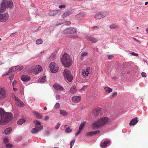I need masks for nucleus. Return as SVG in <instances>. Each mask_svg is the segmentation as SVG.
<instances>
[{
	"label": "nucleus",
	"instance_id": "f257e3e1",
	"mask_svg": "<svg viewBox=\"0 0 148 148\" xmlns=\"http://www.w3.org/2000/svg\"><path fill=\"white\" fill-rule=\"evenodd\" d=\"M0 125H5L10 121L12 119V114L5 112L2 108H0Z\"/></svg>",
	"mask_w": 148,
	"mask_h": 148
},
{
	"label": "nucleus",
	"instance_id": "f03ea898",
	"mask_svg": "<svg viewBox=\"0 0 148 148\" xmlns=\"http://www.w3.org/2000/svg\"><path fill=\"white\" fill-rule=\"evenodd\" d=\"M111 122L109 118L107 117H103L98 120L92 124L93 128H98L106 124L108 122Z\"/></svg>",
	"mask_w": 148,
	"mask_h": 148
},
{
	"label": "nucleus",
	"instance_id": "7ed1b4c3",
	"mask_svg": "<svg viewBox=\"0 0 148 148\" xmlns=\"http://www.w3.org/2000/svg\"><path fill=\"white\" fill-rule=\"evenodd\" d=\"M13 5V3L11 0H3L1 4L0 12L4 11L6 8H11Z\"/></svg>",
	"mask_w": 148,
	"mask_h": 148
},
{
	"label": "nucleus",
	"instance_id": "20e7f679",
	"mask_svg": "<svg viewBox=\"0 0 148 148\" xmlns=\"http://www.w3.org/2000/svg\"><path fill=\"white\" fill-rule=\"evenodd\" d=\"M62 63L66 67H69L72 64V60L69 56L66 53H64L62 59Z\"/></svg>",
	"mask_w": 148,
	"mask_h": 148
},
{
	"label": "nucleus",
	"instance_id": "39448f33",
	"mask_svg": "<svg viewBox=\"0 0 148 148\" xmlns=\"http://www.w3.org/2000/svg\"><path fill=\"white\" fill-rule=\"evenodd\" d=\"M34 123L35 124V127L32 129L31 130L32 133L33 134L37 133L41 130L43 128L42 125L40 124L39 121H35Z\"/></svg>",
	"mask_w": 148,
	"mask_h": 148
},
{
	"label": "nucleus",
	"instance_id": "423d86ee",
	"mask_svg": "<svg viewBox=\"0 0 148 148\" xmlns=\"http://www.w3.org/2000/svg\"><path fill=\"white\" fill-rule=\"evenodd\" d=\"M63 73L64 78L67 79L69 82H71L73 79V77L71 71L69 70L65 69L64 70Z\"/></svg>",
	"mask_w": 148,
	"mask_h": 148
},
{
	"label": "nucleus",
	"instance_id": "0eeeda50",
	"mask_svg": "<svg viewBox=\"0 0 148 148\" xmlns=\"http://www.w3.org/2000/svg\"><path fill=\"white\" fill-rule=\"evenodd\" d=\"M49 67L51 71L53 73L57 72L59 70V67L58 64L54 62L50 63Z\"/></svg>",
	"mask_w": 148,
	"mask_h": 148
},
{
	"label": "nucleus",
	"instance_id": "6e6552de",
	"mask_svg": "<svg viewBox=\"0 0 148 148\" xmlns=\"http://www.w3.org/2000/svg\"><path fill=\"white\" fill-rule=\"evenodd\" d=\"M8 96L7 92L5 88L0 86V99L2 100L5 99Z\"/></svg>",
	"mask_w": 148,
	"mask_h": 148
},
{
	"label": "nucleus",
	"instance_id": "1a4fd4ad",
	"mask_svg": "<svg viewBox=\"0 0 148 148\" xmlns=\"http://www.w3.org/2000/svg\"><path fill=\"white\" fill-rule=\"evenodd\" d=\"M107 15L108 13L106 12H98L95 14V18L96 19H100L105 17Z\"/></svg>",
	"mask_w": 148,
	"mask_h": 148
},
{
	"label": "nucleus",
	"instance_id": "9d476101",
	"mask_svg": "<svg viewBox=\"0 0 148 148\" xmlns=\"http://www.w3.org/2000/svg\"><path fill=\"white\" fill-rule=\"evenodd\" d=\"M9 18V15L7 13L0 14V21L4 22Z\"/></svg>",
	"mask_w": 148,
	"mask_h": 148
},
{
	"label": "nucleus",
	"instance_id": "9b49d317",
	"mask_svg": "<svg viewBox=\"0 0 148 148\" xmlns=\"http://www.w3.org/2000/svg\"><path fill=\"white\" fill-rule=\"evenodd\" d=\"M92 113L95 116H98L99 115L102 114L101 108L99 107H97L93 110Z\"/></svg>",
	"mask_w": 148,
	"mask_h": 148
},
{
	"label": "nucleus",
	"instance_id": "f8f14e48",
	"mask_svg": "<svg viewBox=\"0 0 148 148\" xmlns=\"http://www.w3.org/2000/svg\"><path fill=\"white\" fill-rule=\"evenodd\" d=\"M90 69V67H87L83 70L82 75L84 77L86 78L88 76L89 74V71Z\"/></svg>",
	"mask_w": 148,
	"mask_h": 148
},
{
	"label": "nucleus",
	"instance_id": "ddd939ff",
	"mask_svg": "<svg viewBox=\"0 0 148 148\" xmlns=\"http://www.w3.org/2000/svg\"><path fill=\"white\" fill-rule=\"evenodd\" d=\"M72 101L74 103H78L80 102L81 100V97L79 96L73 97L71 99Z\"/></svg>",
	"mask_w": 148,
	"mask_h": 148
},
{
	"label": "nucleus",
	"instance_id": "4468645a",
	"mask_svg": "<svg viewBox=\"0 0 148 148\" xmlns=\"http://www.w3.org/2000/svg\"><path fill=\"white\" fill-rule=\"evenodd\" d=\"M42 68L41 66L37 65L34 69V71L35 73L38 74L42 70Z\"/></svg>",
	"mask_w": 148,
	"mask_h": 148
},
{
	"label": "nucleus",
	"instance_id": "2eb2a0df",
	"mask_svg": "<svg viewBox=\"0 0 148 148\" xmlns=\"http://www.w3.org/2000/svg\"><path fill=\"white\" fill-rule=\"evenodd\" d=\"M85 38L88 40L90 41L91 42L93 43H95L97 41V40L96 38L88 36H86Z\"/></svg>",
	"mask_w": 148,
	"mask_h": 148
},
{
	"label": "nucleus",
	"instance_id": "dca6fc26",
	"mask_svg": "<svg viewBox=\"0 0 148 148\" xmlns=\"http://www.w3.org/2000/svg\"><path fill=\"white\" fill-rule=\"evenodd\" d=\"M31 77L29 76L25 75H23L21 77V80L24 81L26 82L30 80Z\"/></svg>",
	"mask_w": 148,
	"mask_h": 148
},
{
	"label": "nucleus",
	"instance_id": "f3484780",
	"mask_svg": "<svg viewBox=\"0 0 148 148\" xmlns=\"http://www.w3.org/2000/svg\"><path fill=\"white\" fill-rule=\"evenodd\" d=\"M53 87L56 90H62L63 89V88L61 86L57 84H54Z\"/></svg>",
	"mask_w": 148,
	"mask_h": 148
},
{
	"label": "nucleus",
	"instance_id": "a211bd4d",
	"mask_svg": "<svg viewBox=\"0 0 148 148\" xmlns=\"http://www.w3.org/2000/svg\"><path fill=\"white\" fill-rule=\"evenodd\" d=\"M137 119L138 118L137 117H135L133 119L130 123V125L131 126L134 125L136 124L138 122V121L137 120Z\"/></svg>",
	"mask_w": 148,
	"mask_h": 148
},
{
	"label": "nucleus",
	"instance_id": "6ab92c4d",
	"mask_svg": "<svg viewBox=\"0 0 148 148\" xmlns=\"http://www.w3.org/2000/svg\"><path fill=\"white\" fill-rule=\"evenodd\" d=\"M100 131H96L93 132H88L87 133V135L88 136H91L96 134L99 133Z\"/></svg>",
	"mask_w": 148,
	"mask_h": 148
},
{
	"label": "nucleus",
	"instance_id": "aec40b11",
	"mask_svg": "<svg viewBox=\"0 0 148 148\" xmlns=\"http://www.w3.org/2000/svg\"><path fill=\"white\" fill-rule=\"evenodd\" d=\"M16 103L17 105L21 107H23L25 106L24 103L18 99V100L16 101Z\"/></svg>",
	"mask_w": 148,
	"mask_h": 148
},
{
	"label": "nucleus",
	"instance_id": "412c9836",
	"mask_svg": "<svg viewBox=\"0 0 148 148\" xmlns=\"http://www.w3.org/2000/svg\"><path fill=\"white\" fill-rule=\"evenodd\" d=\"M24 67L23 65H18L14 67L13 68L14 69L15 71H20L23 69Z\"/></svg>",
	"mask_w": 148,
	"mask_h": 148
},
{
	"label": "nucleus",
	"instance_id": "4be33fe9",
	"mask_svg": "<svg viewBox=\"0 0 148 148\" xmlns=\"http://www.w3.org/2000/svg\"><path fill=\"white\" fill-rule=\"evenodd\" d=\"M33 112L36 118L38 119L41 118L42 116L40 114L35 111H33Z\"/></svg>",
	"mask_w": 148,
	"mask_h": 148
},
{
	"label": "nucleus",
	"instance_id": "5701e85b",
	"mask_svg": "<svg viewBox=\"0 0 148 148\" xmlns=\"http://www.w3.org/2000/svg\"><path fill=\"white\" fill-rule=\"evenodd\" d=\"M70 12L69 11L67 10L65 12L62 14V17L63 18H65L70 15Z\"/></svg>",
	"mask_w": 148,
	"mask_h": 148
},
{
	"label": "nucleus",
	"instance_id": "b1692460",
	"mask_svg": "<svg viewBox=\"0 0 148 148\" xmlns=\"http://www.w3.org/2000/svg\"><path fill=\"white\" fill-rule=\"evenodd\" d=\"M109 141L108 140L105 141L100 144V146L101 147H106L107 145L109 143Z\"/></svg>",
	"mask_w": 148,
	"mask_h": 148
},
{
	"label": "nucleus",
	"instance_id": "393cba45",
	"mask_svg": "<svg viewBox=\"0 0 148 148\" xmlns=\"http://www.w3.org/2000/svg\"><path fill=\"white\" fill-rule=\"evenodd\" d=\"M104 88L105 91L108 93H110L112 92V89L108 86L104 87Z\"/></svg>",
	"mask_w": 148,
	"mask_h": 148
},
{
	"label": "nucleus",
	"instance_id": "a878e982",
	"mask_svg": "<svg viewBox=\"0 0 148 148\" xmlns=\"http://www.w3.org/2000/svg\"><path fill=\"white\" fill-rule=\"evenodd\" d=\"M12 130V128L10 127H9L6 129L4 131L5 134H9L11 132Z\"/></svg>",
	"mask_w": 148,
	"mask_h": 148
},
{
	"label": "nucleus",
	"instance_id": "bb28decb",
	"mask_svg": "<svg viewBox=\"0 0 148 148\" xmlns=\"http://www.w3.org/2000/svg\"><path fill=\"white\" fill-rule=\"evenodd\" d=\"M76 89L75 86H73L72 87L70 90V92L72 93H74L76 92Z\"/></svg>",
	"mask_w": 148,
	"mask_h": 148
},
{
	"label": "nucleus",
	"instance_id": "cd10ccee",
	"mask_svg": "<svg viewBox=\"0 0 148 148\" xmlns=\"http://www.w3.org/2000/svg\"><path fill=\"white\" fill-rule=\"evenodd\" d=\"M70 34H73L75 33L77 31V30L75 28H70Z\"/></svg>",
	"mask_w": 148,
	"mask_h": 148
},
{
	"label": "nucleus",
	"instance_id": "c85d7f7f",
	"mask_svg": "<svg viewBox=\"0 0 148 148\" xmlns=\"http://www.w3.org/2000/svg\"><path fill=\"white\" fill-rule=\"evenodd\" d=\"M25 121V119H19L17 121V123L18 125H21L23 123H24Z\"/></svg>",
	"mask_w": 148,
	"mask_h": 148
},
{
	"label": "nucleus",
	"instance_id": "c756f323",
	"mask_svg": "<svg viewBox=\"0 0 148 148\" xmlns=\"http://www.w3.org/2000/svg\"><path fill=\"white\" fill-rule=\"evenodd\" d=\"M57 11L58 10L51 11L49 12V15L51 16L55 15L56 14V12H57Z\"/></svg>",
	"mask_w": 148,
	"mask_h": 148
},
{
	"label": "nucleus",
	"instance_id": "7c9ffc66",
	"mask_svg": "<svg viewBox=\"0 0 148 148\" xmlns=\"http://www.w3.org/2000/svg\"><path fill=\"white\" fill-rule=\"evenodd\" d=\"M60 114L63 116H66L68 113L64 110H60Z\"/></svg>",
	"mask_w": 148,
	"mask_h": 148
},
{
	"label": "nucleus",
	"instance_id": "2f4dec72",
	"mask_svg": "<svg viewBox=\"0 0 148 148\" xmlns=\"http://www.w3.org/2000/svg\"><path fill=\"white\" fill-rule=\"evenodd\" d=\"M118 25L116 24H112L110 27V28L111 29H117L118 28Z\"/></svg>",
	"mask_w": 148,
	"mask_h": 148
},
{
	"label": "nucleus",
	"instance_id": "473e14b6",
	"mask_svg": "<svg viewBox=\"0 0 148 148\" xmlns=\"http://www.w3.org/2000/svg\"><path fill=\"white\" fill-rule=\"evenodd\" d=\"M43 42V41L42 39H40L37 40L36 41V43L37 44L39 45L41 44Z\"/></svg>",
	"mask_w": 148,
	"mask_h": 148
},
{
	"label": "nucleus",
	"instance_id": "72a5a7b5",
	"mask_svg": "<svg viewBox=\"0 0 148 148\" xmlns=\"http://www.w3.org/2000/svg\"><path fill=\"white\" fill-rule=\"evenodd\" d=\"M46 81V77L45 76H43L40 80V82L41 83H44Z\"/></svg>",
	"mask_w": 148,
	"mask_h": 148
},
{
	"label": "nucleus",
	"instance_id": "f704fd0d",
	"mask_svg": "<svg viewBox=\"0 0 148 148\" xmlns=\"http://www.w3.org/2000/svg\"><path fill=\"white\" fill-rule=\"evenodd\" d=\"M70 28L67 29H66L64 30L63 33L64 34H70Z\"/></svg>",
	"mask_w": 148,
	"mask_h": 148
},
{
	"label": "nucleus",
	"instance_id": "c9c22d12",
	"mask_svg": "<svg viewBox=\"0 0 148 148\" xmlns=\"http://www.w3.org/2000/svg\"><path fill=\"white\" fill-rule=\"evenodd\" d=\"M3 142L5 144L6 143H7L9 142V140L8 139V137H5L3 139Z\"/></svg>",
	"mask_w": 148,
	"mask_h": 148
},
{
	"label": "nucleus",
	"instance_id": "e433bc0d",
	"mask_svg": "<svg viewBox=\"0 0 148 148\" xmlns=\"http://www.w3.org/2000/svg\"><path fill=\"white\" fill-rule=\"evenodd\" d=\"M85 122H84L82 123L80 125L79 127V129L80 130H82L84 126L85 125Z\"/></svg>",
	"mask_w": 148,
	"mask_h": 148
},
{
	"label": "nucleus",
	"instance_id": "4c0bfd02",
	"mask_svg": "<svg viewBox=\"0 0 148 148\" xmlns=\"http://www.w3.org/2000/svg\"><path fill=\"white\" fill-rule=\"evenodd\" d=\"M72 130V129L70 128V127H69L66 129L65 132L66 133H69L71 132Z\"/></svg>",
	"mask_w": 148,
	"mask_h": 148
},
{
	"label": "nucleus",
	"instance_id": "58836bf2",
	"mask_svg": "<svg viewBox=\"0 0 148 148\" xmlns=\"http://www.w3.org/2000/svg\"><path fill=\"white\" fill-rule=\"evenodd\" d=\"M13 147V145L10 143H8L5 145V147L7 148H11Z\"/></svg>",
	"mask_w": 148,
	"mask_h": 148
},
{
	"label": "nucleus",
	"instance_id": "ea45409f",
	"mask_svg": "<svg viewBox=\"0 0 148 148\" xmlns=\"http://www.w3.org/2000/svg\"><path fill=\"white\" fill-rule=\"evenodd\" d=\"M75 142V139L72 140L70 143V148H72V146L74 145Z\"/></svg>",
	"mask_w": 148,
	"mask_h": 148
},
{
	"label": "nucleus",
	"instance_id": "a19ab883",
	"mask_svg": "<svg viewBox=\"0 0 148 148\" xmlns=\"http://www.w3.org/2000/svg\"><path fill=\"white\" fill-rule=\"evenodd\" d=\"M60 106V104L58 103H56L55 105V108L56 109H58Z\"/></svg>",
	"mask_w": 148,
	"mask_h": 148
},
{
	"label": "nucleus",
	"instance_id": "79ce46f5",
	"mask_svg": "<svg viewBox=\"0 0 148 148\" xmlns=\"http://www.w3.org/2000/svg\"><path fill=\"white\" fill-rule=\"evenodd\" d=\"M88 52H83L81 54V56L82 57H84L87 56L88 54Z\"/></svg>",
	"mask_w": 148,
	"mask_h": 148
},
{
	"label": "nucleus",
	"instance_id": "37998d69",
	"mask_svg": "<svg viewBox=\"0 0 148 148\" xmlns=\"http://www.w3.org/2000/svg\"><path fill=\"white\" fill-rule=\"evenodd\" d=\"M12 97L13 99H14L16 101V100H18V98L17 97H16L14 94H12Z\"/></svg>",
	"mask_w": 148,
	"mask_h": 148
},
{
	"label": "nucleus",
	"instance_id": "c03bdc74",
	"mask_svg": "<svg viewBox=\"0 0 148 148\" xmlns=\"http://www.w3.org/2000/svg\"><path fill=\"white\" fill-rule=\"evenodd\" d=\"M77 16L79 17H84V15L82 13H80L78 14L77 15Z\"/></svg>",
	"mask_w": 148,
	"mask_h": 148
},
{
	"label": "nucleus",
	"instance_id": "a18cd8bd",
	"mask_svg": "<svg viewBox=\"0 0 148 148\" xmlns=\"http://www.w3.org/2000/svg\"><path fill=\"white\" fill-rule=\"evenodd\" d=\"M60 125V123H57V125L55 127V128L56 129H58L59 128Z\"/></svg>",
	"mask_w": 148,
	"mask_h": 148
},
{
	"label": "nucleus",
	"instance_id": "49530a36",
	"mask_svg": "<svg viewBox=\"0 0 148 148\" xmlns=\"http://www.w3.org/2000/svg\"><path fill=\"white\" fill-rule=\"evenodd\" d=\"M117 95V93L116 92H114L113 93L111 96V98H113L116 96Z\"/></svg>",
	"mask_w": 148,
	"mask_h": 148
},
{
	"label": "nucleus",
	"instance_id": "de8ad7c7",
	"mask_svg": "<svg viewBox=\"0 0 148 148\" xmlns=\"http://www.w3.org/2000/svg\"><path fill=\"white\" fill-rule=\"evenodd\" d=\"M142 76L144 77H146L147 75L145 73L142 72L141 73Z\"/></svg>",
	"mask_w": 148,
	"mask_h": 148
},
{
	"label": "nucleus",
	"instance_id": "09e8293b",
	"mask_svg": "<svg viewBox=\"0 0 148 148\" xmlns=\"http://www.w3.org/2000/svg\"><path fill=\"white\" fill-rule=\"evenodd\" d=\"M14 67H12L10 69V70H9L8 72V73H9L10 72H11L13 71H15L14 70V69L13 68Z\"/></svg>",
	"mask_w": 148,
	"mask_h": 148
},
{
	"label": "nucleus",
	"instance_id": "8fccbe9b",
	"mask_svg": "<svg viewBox=\"0 0 148 148\" xmlns=\"http://www.w3.org/2000/svg\"><path fill=\"white\" fill-rule=\"evenodd\" d=\"M130 53V54H132V56H138V54L135 53L134 52H132V53Z\"/></svg>",
	"mask_w": 148,
	"mask_h": 148
},
{
	"label": "nucleus",
	"instance_id": "3c124183",
	"mask_svg": "<svg viewBox=\"0 0 148 148\" xmlns=\"http://www.w3.org/2000/svg\"><path fill=\"white\" fill-rule=\"evenodd\" d=\"M82 130H80L79 129V130L77 131V132L76 133L75 135L76 136H77L81 132Z\"/></svg>",
	"mask_w": 148,
	"mask_h": 148
},
{
	"label": "nucleus",
	"instance_id": "603ef678",
	"mask_svg": "<svg viewBox=\"0 0 148 148\" xmlns=\"http://www.w3.org/2000/svg\"><path fill=\"white\" fill-rule=\"evenodd\" d=\"M66 7V5H60L59 6V8H64Z\"/></svg>",
	"mask_w": 148,
	"mask_h": 148
},
{
	"label": "nucleus",
	"instance_id": "864d4df0",
	"mask_svg": "<svg viewBox=\"0 0 148 148\" xmlns=\"http://www.w3.org/2000/svg\"><path fill=\"white\" fill-rule=\"evenodd\" d=\"M71 24V22L70 21H67L65 23V25H68Z\"/></svg>",
	"mask_w": 148,
	"mask_h": 148
},
{
	"label": "nucleus",
	"instance_id": "5fc2aeb1",
	"mask_svg": "<svg viewBox=\"0 0 148 148\" xmlns=\"http://www.w3.org/2000/svg\"><path fill=\"white\" fill-rule=\"evenodd\" d=\"M92 29L95 30H98L99 29V27L97 26H95L92 28Z\"/></svg>",
	"mask_w": 148,
	"mask_h": 148
},
{
	"label": "nucleus",
	"instance_id": "6e6d98bb",
	"mask_svg": "<svg viewBox=\"0 0 148 148\" xmlns=\"http://www.w3.org/2000/svg\"><path fill=\"white\" fill-rule=\"evenodd\" d=\"M60 96L59 95H57L56 96V98L57 100H58L60 98Z\"/></svg>",
	"mask_w": 148,
	"mask_h": 148
},
{
	"label": "nucleus",
	"instance_id": "4d7b16f0",
	"mask_svg": "<svg viewBox=\"0 0 148 148\" xmlns=\"http://www.w3.org/2000/svg\"><path fill=\"white\" fill-rule=\"evenodd\" d=\"M49 116H47L44 119L45 121H47L49 119Z\"/></svg>",
	"mask_w": 148,
	"mask_h": 148
},
{
	"label": "nucleus",
	"instance_id": "13d9d810",
	"mask_svg": "<svg viewBox=\"0 0 148 148\" xmlns=\"http://www.w3.org/2000/svg\"><path fill=\"white\" fill-rule=\"evenodd\" d=\"M16 80H14L12 83V85H13V86L14 85H16Z\"/></svg>",
	"mask_w": 148,
	"mask_h": 148
},
{
	"label": "nucleus",
	"instance_id": "bf43d9fd",
	"mask_svg": "<svg viewBox=\"0 0 148 148\" xmlns=\"http://www.w3.org/2000/svg\"><path fill=\"white\" fill-rule=\"evenodd\" d=\"M13 77H14L13 75H11L9 77V78L11 80V82L12 81V80L13 79Z\"/></svg>",
	"mask_w": 148,
	"mask_h": 148
},
{
	"label": "nucleus",
	"instance_id": "052dcab7",
	"mask_svg": "<svg viewBox=\"0 0 148 148\" xmlns=\"http://www.w3.org/2000/svg\"><path fill=\"white\" fill-rule=\"evenodd\" d=\"M108 59H112V58L113 57V56L112 55H108Z\"/></svg>",
	"mask_w": 148,
	"mask_h": 148
},
{
	"label": "nucleus",
	"instance_id": "680f3d73",
	"mask_svg": "<svg viewBox=\"0 0 148 148\" xmlns=\"http://www.w3.org/2000/svg\"><path fill=\"white\" fill-rule=\"evenodd\" d=\"M88 87V86L86 85V86H84L81 89L82 90H84L86 88H87Z\"/></svg>",
	"mask_w": 148,
	"mask_h": 148
},
{
	"label": "nucleus",
	"instance_id": "e2e57ef3",
	"mask_svg": "<svg viewBox=\"0 0 148 148\" xmlns=\"http://www.w3.org/2000/svg\"><path fill=\"white\" fill-rule=\"evenodd\" d=\"M8 74H9V73H5V74H4L2 75V77H4V76H5L6 75H8Z\"/></svg>",
	"mask_w": 148,
	"mask_h": 148
},
{
	"label": "nucleus",
	"instance_id": "0e129e2a",
	"mask_svg": "<svg viewBox=\"0 0 148 148\" xmlns=\"http://www.w3.org/2000/svg\"><path fill=\"white\" fill-rule=\"evenodd\" d=\"M94 51H96L97 52L98 51V49L97 48H95L94 49Z\"/></svg>",
	"mask_w": 148,
	"mask_h": 148
},
{
	"label": "nucleus",
	"instance_id": "69168bd1",
	"mask_svg": "<svg viewBox=\"0 0 148 148\" xmlns=\"http://www.w3.org/2000/svg\"><path fill=\"white\" fill-rule=\"evenodd\" d=\"M15 33H12L11 34L10 36L11 37H13L14 36V34H15Z\"/></svg>",
	"mask_w": 148,
	"mask_h": 148
},
{
	"label": "nucleus",
	"instance_id": "338daca9",
	"mask_svg": "<svg viewBox=\"0 0 148 148\" xmlns=\"http://www.w3.org/2000/svg\"><path fill=\"white\" fill-rule=\"evenodd\" d=\"M62 24V23H60L58 24H56V25L58 26V25H60Z\"/></svg>",
	"mask_w": 148,
	"mask_h": 148
},
{
	"label": "nucleus",
	"instance_id": "774afa93",
	"mask_svg": "<svg viewBox=\"0 0 148 148\" xmlns=\"http://www.w3.org/2000/svg\"><path fill=\"white\" fill-rule=\"evenodd\" d=\"M146 31L147 32V33H148V28H147L146 29Z\"/></svg>",
	"mask_w": 148,
	"mask_h": 148
}]
</instances>
